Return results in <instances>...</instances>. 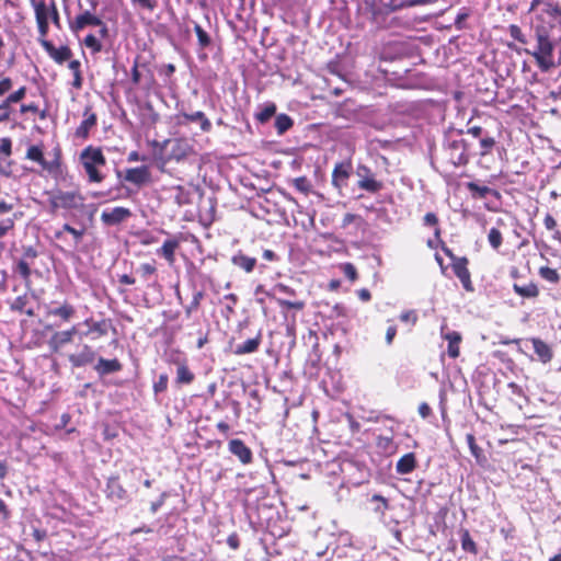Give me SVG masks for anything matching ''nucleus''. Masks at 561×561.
I'll return each instance as SVG.
<instances>
[{
  "label": "nucleus",
  "mask_w": 561,
  "mask_h": 561,
  "mask_svg": "<svg viewBox=\"0 0 561 561\" xmlns=\"http://www.w3.org/2000/svg\"><path fill=\"white\" fill-rule=\"evenodd\" d=\"M356 220L362 221V218L355 214H351V213L345 214L342 219V228H346L347 226H350L351 224H353Z\"/></svg>",
  "instance_id": "338daca9"
},
{
  "label": "nucleus",
  "mask_w": 561,
  "mask_h": 561,
  "mask_svg": "<svg viewBox=\"0 0 561 561\" xmlns=\"http://www.w3.org/2000/svg\"><path fill=\"white\" fill-rule=\"evenodd\" d=\"M204 298L203 290H195L193 294L192 301L185 308L186 317L190 318L193 311H196L199 308L201 301Z\"/></svg>",
  "instance_id": "37998d69"
},
{
  "label": "nucleus",
  "mask_w": 561,
  "mask_h": 561,
  "mask_svg": "<svg viewBox=\"0 0 561 561\" xmlns=\"http://www.w3.org/2000/svg\"><path fill=\"white\" fill-rule=\"evenodd\" d=\"M77 198L82 202L83 197L76 192H62L58 191L50 199V205L54 209L65 208L72 209L78 207Z\"/></svg>",
  "instance_id": "1a4fd4ad"
},
{
  "label": "nucleus",
  "mask_w": 561,
  "mask_h": 561,
  "mask_svg": "<svg viewBox=\"0 0 561 561\" xmlns=\"http://www.w3.org/2000/svg\"><path fill=\"white\" fill-rule=\"evenodd\" d=\"M76 332V327H72L70 330L55 332L48 341L51 351L57 352L60 347L70 343Z\"/></svg>",
  "instance_id": "a211bd4d"
},
{
  "label": "nucleus",
  "mask_w": 561,
  "mask_h": 561,
  "mask_svg": "<svg viewBox=\"0 0 561 561\" xmlns=\"http://www.w3.org/2000/svg\"><path fill=\"white\" fill-rule=\"evenodd\" d=\"M35 9L36 23L41 35H46L48 32V23L51 19V5L48 7L44 1L35 0L32 3Z\"/></svg>",
  "instance_id": "9d476101"
},
{
  "label": "nucleus",
  "mask_w": 561,
  "mask_h": 561,
  "mask_svg": "<svg viewBox=\"0 0 561 561\" xmlns=\"http://www.w3.org/2000/svg\"><path fill=\"white\" fill-rule=\"evenodd\" d=\"M276 302L282 308V310L285 309H295V310H302L305 308V302L300 300L291 301L283 298H276Z\"/></svg>",
  "instance_id": "c03bdc74"
},
{
  "label": "nucleus",
  "mask_w": 561,
  "mask_h": 561,
  "mask_svg": "<svg viewBox=\"0 0 561 561\" xmlns=\"http://www.w3.org/2000/svg\"><path fill=\"white\" fill-rule=\"evenodd\" d=\"M342 271H343L344 275L351 282H354L357 279V271H356V267L352 263H344L342 265Z\"/></svg>",
  "instance_id": "4d7b16f0"
},
{
  "label": "nucleus",
  "mask_w": 561,
  "mask_h": 561,
  "mask_svg": "<svg viewBox=\"0 0 561 561\" xmlns=\"http://www.w3.org/2000/svg\"><path fill=\"white\" fill-rule=\"evenodd\" d=\"M105 493L113 502H122L128 497L127 491L121 484L118 477L108 478Z\"/></svg>",
  "instance_id": "2eb2a0df"
},
{
  "label": "nucleus",
  "mask_w": 561,
  "mask_h": 561,
  "mask_svg": "<svg viewBox=\"0 0 561 561\" xmlns=\"http://www.w3.org/2000/svg\"><path fill=\"white\" fill-rule=\"evenodd\" d=\"M172 142V149L170 152V159L181 161L186 158L191 151V147L185 140L175 139Z\"/></svg>",
  "instance_id": "b1692460"
},
{
  "label": "nucleus",
  "mask_w": 561,
  "mask_h": 561,
  "mask_svg": "<svg viewBox=\"0 0 561 561\" xmlns=\"http://www.w3.org/2000/svg\"><path fill=\"white\" fill-rule=\"evenodd\" d=\"M262 343V336L261 333H259L255 337L249 339L242 344H238L234 348L233 353L236 355H244V354H251L259 350L260 345Z\"/></svg>",
  "instance_id": "393cba45"
},
{
  "label": "nucleus",
  "mask_w": 561,
  "mask_h": 561,
  "mask_svg": "<svg viewBox=\"0 0 561 561\" xmlns=\"http://www.w3.org/2000/svg\"><path fill=\"white\" fill-rule=\"evenodd\" d=\"M131 215L130 209L117 206L112 209L103 210L101 214V221L105 226H117L130 218Z\"/></svg>",
  "instance_id": "6e6552de"
},
{
  "label": "nucleus",
  "mask_w": 561,
  "mask_h": 561,
  "mask_svg": "<svg viewBox=\"0 0 561 561\" xmlns=\"http://www.w3.org/2000/svg\"><path fill=\"white\" fill-rule=\"evenodd\" d=\"M466 186L468 191L471 193L472 197L474 198H484L489 194L499 195V193L495 190H492L489 186L479 185L476 182H468Z\"/></svg>",
  "instance_id": "2f4dec72"
},
{
  "label": "nucleus",
  "mask_w": 561,
  "mask_h": 561,
  "mask_svg": "<svg viewBox=\"0 0 561 561\" xmlns=\"http://www.w3.org/2000/svg\"><path fill=\"white\" fill-rule=\"evenodd\" d=\"M353 174V165L351 161L337 162L332 171V185L343 195V190L347 186L348 180Z\"/></svg>",
  "instance_id": "0eeeda50"
},
{
  "label": "nucleus",
  "mask_w": 561,
  "mask_h": 561,
  "mask_svg": "<svg viewBox=\"0 0 561 561\" xmlns=\"http://www.w3.org/2000/svg\"><path fill=\"white\" fill-rule=\"evenodd\" d=\"M460 541H461V548L466 552H470V553H474V554L477 553V545L472 540V538L467 529L461 530Z\"/></svg>",
  "instance_id": "79ce46f5"
},
{
  "label": "nucleus",
  "mask_w": 561,
  "mask_h": 561,
  "mask_svg": "<svg viewBox=\"0 0 561 561\" xmlns=\"http://www.w3.org/2000/svg\"><path fill=\"white\" fill-rule=\"evenodd\" d=\"M181 116L186 122H199L201 129L205 133L210 131L211 123L202 111H197L193 114L182 113Z\"/></svg>",
  "instance_id": "7c9ffc66"
},
{
  "label": "nucleus",
  "mask_w": 561,
  "mask_h": 561,
  "mask_svg": "<svg viewBox=\"0 0 561 561\" xmlns=\"http://www.w3.org/2000/svg\"><path fill=\"white\" fill-rule=\"evenodd\" d=\"M531 343L536 355L543 364L551 362L553 358V352L546 342L538 337H533Z\"/></svg>",
  "instance_id": "4be33fe9"
},
{
  "label": "nucleus",
  "mask_w": 561,
  "mask_h": 561,
  "mask_svg": "<svg viewBox=\"0 0 561 561\" xmlns=\"http://www.w3.org/2000/svg\"><path fill=\"white\" fill-rule=\"evenodd\" d=\"M26 94V88L21 87L15 92L11 93L5 98V100L0 103V110H2V113H0V124L9 121L10 118V105L13 103H18L21 100L25 98Z\"/></svg>",
  "instance_id": "dca6fc26"
},
{
  "label": "nucleus",
  "mask_w": 561,
  "mask_h": 561,
  "mask_svg": "<svg viewBox=\"0 0 561 561\" xmlns=\"http://www.w3.org/2000/svg\"><path fill=\"white\" fill-rule=\"evenodd\" d=\"M15 221L14 218H5L0 220V238H3L14 228Z\"/></svg>",
  "instance_id": "864d4df0"
},
{
  "label": "nucleus",
  "mask_w": 561,
  "mask_h": 561,
  "mask_svg": "<svg viewBox=\"0 0 561 561\" xmlns=\"http://www.w3.org/2000/svg\"><path fill=\"white\" fill-rule=\"evenodd\" d=\"M370 501L377 503V506L374 508L376 513L383 514L389 508L388 500L382 495L374 494Z\"/></svg>",
  "instance_id": "de8ad7c7"
},
{
  "label": "nucleus",
  "mask_w": 561,
  "mask_h": 561,
  "mask_svg": "<svg viewBox=\"0 0 561 561\" xmlns=\"http://www.w3.org/2000/svg\"><path fill=\"white\" fill-rule=\"evenodd\" d=\"M231 262L234 266L243 270L247 273H250L255 267L256 259L248 256L242 252H238L231 257Z\"/></svg>",
  "instance_id": "bb28decb"
},
{
  "label": "nucleus",
  "mask_w": 561,
  "mask_h": 561,
  "mask_svg": "<svg viewBox=\"0 0 561 561\" xmlns=\"http://www.w3.org/2000/svg\"><path fill=\"white\" fill-rule=\"evenodd\" d=\"M75 307L68 302L48 310L49 316L59 317L65 322H68L75 316Z\"/></svg>",
  "instance_id": "c756f323"
},
{
  "label": "nucleus",
  "mask_w": 561,
  "mask_h": 561,
  "mask_svg": "<svg viewBox=\"0 0 561 561\" xmlns=\"http://www.w3.org/2000/svg\"><path fill=\"white\" fill-rule=\"evenodd\" d=\"M440 335L448 342L447 354L450 358H457L460 354L459 345L462 341V336L457 331H450L446 324L440 327Z\"/></svg>",
  "instance_id": "9b49d317"
},
{
  "label": "nucleus",
  "mask_w": 561,
  "mask_h": 561,
  "mask_svg": "<svg viewBox=\"0 0 561 561\" xmlns=\"http://www.w3.org/2000/svg\"><path fill=\"white\" fill-rule=\"evenodd\" d=\"M170 493L164 491L160 494L157 501H153L150 505V512L156 514L164 504L165 500L169 497Z\"/></svg>",
  "instance_id": "5fc2aeb1"
},
{
  "label": "nucleus",
  "mask_w": 561,
  "mask_h": 561,
  "mask_svg": "<svg viewBox=\"0 0 561 561\" xmlns=\"http://www.w3.org/2000/svg\"><path fill=\"white\" fill-rule=\"evenodd\" d=\"M416 467V458L414 453L403 455L396 465V471L399 474H409Z\"/></svg>",
  "instance_id": "5701e85b"
},
{
  "label": "nucleus",
  "mask_w": 561,
  "mask_h": 561,
  "mask_svg": "<svg viewBox=\"0 0 561 561\" xmlns=\"http://www.w3.org/2000/svg\"><path fill=\"white\" fill-rule=\"evenodd\" d=\"M495 146V139L491 136H484L477 141L476 156L484 157L491 152Z\"/></svg>",
  "instance_id": "72a5a7b5"
},
{
  "label": "nucleus",
  "mask_w": 561,
  "mask_h": 561,
  "mask_svg": "<svg viewBox=\"0 0 561 561\" xmlns=\"http://www.w3.org/2000/svg\"><path fill=\"white\" fill-rule=\"evenodd\" d=\"M273 290L277 291V293L285 294V295H288V296H295L296 295L295 289H293L291 287H289V286H287V285H285L283 283L276 284L273 287Z\"/></svg>",
  "instance_id": "0e129e2a"
},
{
  "label": "nucleus",
  "mask_w": 561,
  "mask_h": 561,
  "mask_svg": "<svg viewBox=\"0 0 561 561\" xmlns=\"http://www.w3.org/2000/svg\"><path fill=\"white\" fill-rule=\"evenodd\" d=\"M156 271V266L150 263H144L138 268V272L144 278H148L149 276L153 275Z\"/></svg>",
  "instance_id": "13d9d810"
},
{
  "label": "nucleus",
  "mask_w": 561,
  "mask_h": 561,
  "mask_svg": "<svg viewBox=\"0 0 561 561\" xmlns=\"http://www.w3.org/2000/svg\"><path fill=\"white\" fill-rule=\"evenodd\" d=\"M83 44L91 48L93 53H99L102 49V44L99 37H84Z\"/></svg>",
  "instance_id": "6e6d98bb"
},
{
  "label": "nucleus",
  "mask_w": 561,
  "mask_h": 561,
  "mask_svg": "<svg viewBox=\"0 0 561 561\" xmlns=\"http://www.w3.org/2000/svg\"><path fill=\"white\" fill-rule=\"evenodd\" d=\"M38 38L45 50L56 62L62 64L71 58L72 53L68 46H60L59 48H56L50 41L46 39V37Z\"/></svg>",
  "instance_id": "ddd939ff"
},
{
  "label": "nucleus",
  "mask_w": 561,
  "mask_h": 561,
  "mask_svg": "<svg viewBox=\"0 0 561 561\" xmlns=\"http://www.w3.org/2000/svg\"><path fill=\"white\" fill-rule=\"evenodd\" d=\"M95 371L99 376L103 377L113 373H117L122 369V364L118 359H106L100 357L98 364L94 366Z\"/></svg>",
  "instance_id": "aec40b11"
},
{
  "label": "nucleus",
  "mask_w": 561,
  "mask_h": 561,
  "mask_svg": "<svg viewBox=\"0 0 561 561\" xmlns=\"http://www.w3.org/2000/svg\"><path fill=\"white\" fill-rule=\"evenodd\" d=\"M96 125V115L94 113H90L77 127L76 137L85 139L88 138L90 130L92 127Z\"/></svg>",
  "instance_id": "c85d7f7f"
},
{
  "label": "nucleus",
  "mask_w": 561,
  "mask_h": 561,
  "mask_svg": "<svg viewBox=\"0 0 561 561\" xmlns=\"http://www.w3.org/2000/svg\"><path fill=\"white\" fill-rule=\"evenodd\" d=\"M26 304H27L26 296H19V297L15 298V300L11 305V309L15 310V311L23 312L24 309H25Z\"/></svg>",
  "instance_id": "680f3d73"
},
{
  "label": "nucleus",
  "mask_w": 561,
  "mask_h": 561,
  "mask_svg": "<svg viewBox=\"0 0 561 561\" xmlns=\"http://www.w3.org/2000/svg\"><path fill=\"white\" fill-rule=\"evenodd\" d=\"M15 270L25 282L30 280L32 272L28 262H26L25 260H20L16 264Z\"/></svg>",
  "instance_id": "09e8293b"
},
{
  "label": "nucleus",
  "mask_w": 561,
  "mask_h": 561,
  "mask_svg": "<svg viewBox=\"0 0 561 561\" xmlns=\"http://www.w3.org/2000/svg\"><path fill=\"white\" fill-rule=\"evenodd\" d=\"M0 153L10 157L12 153V140L9 137H4L0 142Z\"/></svg>",
  "instance_id": "052dcab7"
},
{
  "label": "nucleus",
  "mask_w": 561,
  "mask_h": 561,
  "mask_svg": "<svg viewBox=\"0 0 561 561\" xmlns=\"http://www.w3.org/2000/svg\"><path fill=\"white\" fill-rule=\"evenodd\" d=\"M13 87V82L10 78H4L0 81V96L9 92Z\"/></svg>",
  "instance_id": "774afa93"
},
{
  "label": "nucleus",
  "mask_w": 561,
  "mask_h": 561,
  "mask_svg": "<svg viewBox=\"0 0 561 561\" xmlns=\"http://www.w3.org/2000/svg\"><path fill=\"white\" fill-rule=\"evenodd\" d=\"M95 352L89 345H83L77 354L69 355L68 359L72 367L79 368L91 364L95 359Z\"/></svg>",
  "instance_id": "f3484780"
},
{
  "label": "nucleus",
  "mask_w": 561,
  "mask_h": 561,
  "mask_svg": "<svg viewBox=\"0 0 561 561\" xmlns=\"http://www.w3.org/2000/svg\"><path fill=\"white\" fill-rule=\"evenodd\" d=\"M533 56L536 58L541 70L547 71L554 66L553 48L554 44L550 37H536Z\"/></svg>",
  "instance_id": "7ed1b4c3"
},
{
  "label": "nucleus",
  "mask_w": 561,
  "mask_h": 561,
  "mask_svg": "<svg viewBox=\"0 0 561 561\" xmlns=\"http://www.w3.org/2000/svg\"><path fill=\"white\" fill-rule=\"evenodd\" d=\"M513 290L518 296L528 299L536 298L539 295L538 286L534 282H530L529 284L526 285L514 283Z\"/></svg>",
  "instance_id": "cd10ccee"
},
{
  "label": "nucleus",
  "mask_w": 561,
  "mask_h": 561,
  "mask_svg": "<svg viewBox=\"0 0 561 561\" xmlns=\"http://www.w3.org/2000/svg\"><path fill=\"white\" fill-rule=\"evenodd\" d=\"M83 324L88 327L85 332L81 334L84 336H91L92 339H99L107 334L112 323L110 319H102L101 321H93L92 318L85 319Z\"/></svg>",
  "instance_id": "f8f14e48"
},
{
  "label": "nucleus",
  "mask_w": 561,
  "mask_h": 561,
  "mask_svg": "<svg viewBox=\"0 0 561 561\" xmlns=\"http://www.w3.org/2000/svg\"><path fill=\"white\" fill-rule=\"evenodd\" d=\"M133 4L152 11L157 7V0H131Z\"/></svg>",
  "instance_id": "e2e57ef3"
},
{
  "label": "nucleus",
  "mask_w": 561,
  "mask_h": 561,
  "mask_svg": "<svg viewBox=\"0 0 561 561\" xmlns=\"http://www.w3.org/2000/svg\"><path fill=\"white\" fill-rule=\"evenodd\" d=\"M37 256H38V252L34 247H32V245L23 247V255H22L21 260H25L26 262H28V261L36 259Z\"/></svg>",
  "instance_id": "bf43d9fd"
},
{
  "label": "nucleus",
  "mask_w": 561,
  "mask_h": 561,
  "mask_svg": "<svg viewBox=\"0 0 561 561\" xmlns=\"http://www.w3.org/2000/svg\"><path fill=\"white\" fill-rule=\"evenodd\" d=\"M179 247V242L176 240H165L162 247L159 250V253L168 261L172 262L174 260L175 249Z\"/></svg>",
  "instance_id": "e433bc0d"
},
{
  "label": "nucleus",
  "mask_w": 561,
  "mask_h": 561,
  "mask_svg": "<svg viewBox=\"0 0 561 561\" xmlns=\"http://www.w3.org/2000/svg\"><path fill=\"white\" fill-rule=\"evenodd\" d=\"M116 176L119 180L124 179V181L134 184L137 188L151 182V173L147 165L126 169L124 175L121 170H116Z\"/></svg>",
  "instance_id": "39448f33"
},
{
  "label": "nucleus",
  "mask_w": 561,
  "mask_h": 561,
  "mask_svg": "<svg viewBox=\"0 0 561 561\" xmlns=\"http://www.w3.org/2000/svg\"><path fill=\"white\" fill-rule=\"evenodd\" d=\"M276 113V105L274 103H268L264 107H262L256 114L255 118L264 124L271 119Z\"/></svg>",
  "instance_id": "58836bf2"
},
{
  "label": "nucleus",
  "mask_w": 561,
  "mask_h": 561,
  "mask_svg": "<svg viewBox=\"0 0 561 561\" xmlns=\"http://www.w3.org/2000/svg\"><path fill=\"white\" fill-rule=\"evenodd\" d=\"M294 125V121L287 114H279L275 118V128L279 135L285 134Z\"/></svg>",
  "instance_id": "c9c22d12"
},
{
  "label": "nucleus",
  "mask_w": 561,
  "mask_h": 561,
  "mask_svg": "<svg viewBox=\"0 0 561 561\" xmlns=\"http://www.w3.org/2000/svg\"><path fill=\"white\" fill-rule=\"evenodd\" d=\"M169 377L167 374H161L157 381L153 383V392L154 394H159L164 392L168 388Z\"/></svg>",
  "instance_id": "8fccbe9b"
},
{
  "label": "nucleus",
  "mask_w": 561,
  "mask_h": 561,
  "mask_svg": "<svg viewBox=\"0 0 561 561\" xmlns=\"http://www.w3.org/2000/svg\"><path fill=\"white\" fill-rule=\"evenodd\" d=\"M62 231L71 233L76 238V241H80L82 236H83V231L82 230H77L76 228H73L69 224H65L62 226Z\"/></svg>",
  "instance_id": "69168bd1"
},
{
  "label": "nucleus",
  "mask_w": 561,
  "mask_h": 561,
  "mask_svg": "<svg viewBox=\"0 0 561 561\" xmlns=\"http://www.w3.org/2000/svg\"><path fill=\"white\" fill-rule=\"evenodd\" d=\"M25 158L37 162L47 172L53 171L57 167V163H47L42 147L37 145H32L27 148Z\"/></svg>",
  "instance_id": "6ab92c4d"
},
{
  "label": "nucleus",
  "mask_w": 561,
  "mask_h": 561,
  "mask_svg": "<svg viewBox=\"0 0 561 561\" xmlns=\"http://www.w3.org/2000/svg\"><path fill=\"white\" fill-rule=\"evenodd\" d=\"M194 378H195V376L190 370L187 365L181 364L178 366V369H176V382L178 383L190 385L191 382H193Z\"/></svg>",
  "instance_id": "f704fd0d"
},
{
  "label": "nucleus",
  "mask_w": 561,
  "mask_h": 561,
  "mask_svg": "<svg viewBox=\"0 0 561 561\" xmlns=\"http://www.w3.org/2000/svg\"><path fill=\"white\" fill-rule=\"evenodd\" d=\"M54 159L50 161H47V163H57L56 168L53 171H48V173L56 180L62 176L64 169L61 164V150L60 148H55L54 151Z\"/></svg>",
  "instance_id": "4c0bfd02"
},
{
  "label": "nucleus",
  "mask_w": 561,
  "mask_h": 561,
  "mask_svg": "<svg viewBox=\"0 0 561 561\" xmlns=\"http://www.w3.org/2000/svg\"><path fill=\"white\" fill-rule=\"evenodd\" d=\"M488 240H489L490 245L494 250H497L502 245V242H503L501 231L496 228L490 229L489 234H488Z\"/></svg>",
  "instance_id": "a18cd8bd"
},
{
  "label": "nucleus",
  "mask_w": 561,
  "mask_h": 561,
  "mask_svg": "<svg viewBox=\"0 0 561 561\" xmlns=\"http://www.w3.org/2000/svg\"><path fill=\"white\" fill-rule=\"evenodd\" d=\"M197 56L201 61H206L208 58V50L213 51L219 46L213 41V37H197Z\"/></svg>",
  "instance_id": "a878e982"
},
{
  "label": "nucleus",
  "mask_w": 561,
  "mask_h": 561,
  "mask_svg": "<svg viewBox=\"0 0 561 561\" xmlns=\"http://www.w3.org/2000/svg\"><path fill=\"white\" fill-rule=\"evenodd\" d=\"M442 154L446 164L465 167L476 156L474 141L466 137L462 129H451L444 136Z\"/></svg>",
  "instance_id": "f257e3e1"
},
{
  "label": "nucleus",
  "mask_w": 561,
  "mask_h": 561,
  "mask_svg": "<svg viewBox=\"0 0 561 561\" xmlns=\"http://www.w3.org/2000/svg\"><path fill=\"white\" fill-rule=\"evenodd\" d=\"M229 451L236 456L243 465L252 461L253 455L251 449L239 438H233L228 444Z\"/></svg>",
  "instance_id": "4468645a"
},
{
  "label": "nucleus",
  "mask_w": 561,
  "mask_h": 561,
  "mask_svg": "<svg viewBox=\"0 0 561 561\" xmlns=\"http://www.w3.org/2000/svg\"><path fill=\"white\" fill-rule=\"evenodd\" d=\"M465 136L470 138L472 141H474V149L477 148V141L481 139L483 136V128L480 126H474L471 128H468L467 131H465Z\"/></svg>",
  "instance_id": "3c124183"
},
{
  "label": "nucleus",
  "mask_w": 561,
  "mask_h": 561,
  "mask_svg": "<svg viewBox=\"0 0 561 561\" xmlns=\"http://www.w3.org/2000/svg\"><path fill=\"white\" fill-rule=\"evenodd\" d=\"M424 226L434 227V234L436 238L440 236V228L438 227V217L434 213H427L423 218Z\"/></svg>",
  "instance_id": "49530a36"
},
{
  "label": "nucleus",
  "mask_w": 561,
  "mask_h": 561,
  "mask_svg": "<svg viewBox=\"0 0 561 561\" xmlns=\"http://www.w3.org/2000/svg\"><path fill=\"white\" fill-rule=\"evenodd\" d=\"M70 30L75 33L81 32L87 27H96L100 26V35H107V27L105 23L95 14L85 10L79 14H77L69 22Z\"/></svg>",
  "instance_id": "20e7f679"
},
{
  "label": "nucleus",
  "mask_w": 561,
  "mask_h": 561,
  "mask_svg": "<svg viewBox=\"0 0 561 561\" xmlns=\"http://www.w3.org/2000/svg\"><path fill=\"white\" fill-rule=\"evenodd\" d=\"M356 175L358 178L357 186L368 193L375 194L382 188V183L377 181L373 171L365 164H359L356 168Z\"/></svg>",
  "instance_id": "423d86ee"
},
{
  "label": "nucleus",
  "mask_w": 561,
  "mask_h": 561,
  "mask_svg": "<svg viewBox=\"0 0 561 561\" xmlns=\"http://www.w3.org/2000/svg\"><path fill=\"white\" fill-rule=\"evenodd\" d=\"M294 186L301 193H308L311 190L309 180L306 176H299L294 180Z\"/></svg>",
  "instance_id": "603ef678"
},
{
  "label": "nucleus",
  "mask_w": 561,
  "mask_h": 561,
  "mask_svg": "<svg viewBox=\"0 0 561 561\" xmlns=\"http://www.w3.org/2000/svg\"><path fill=\"white\" fill-rule=\"evenodd\" d=\"M380 7L389 11H397L404 7L421 5L431 2V0H379Z\"/></svg>",
  "instance_id": "412c9836"
},
{
  "label": "nucleus",
  "mask_w": 561,
  "mask_h": 561,
  "mask_svg": "<svg viewBox=\"0 0 561 561\" xmlns=\"http://www.w3.org/2000/svg\"><path fill=\"white\" fill-rule=\"evenodd\" d=\"M466 440H467L468 447L470 449V453L476 458L477 462L479 465H483L484 462H486V457L484 456L482 448H480L477 445L474 435L471 433H468L466 435Z\"/></svg>",
  "instance_id": "473e14b6"
},
{
  "label": "nucleus",
  "mask_w": 561,
  "mask_h": 561,
  "mask_svg": "<svg viewBox=\"0 0 561 561\" xmlns=\"http://www.w3.org/2000/svg\"><path fill=\"white\" fill-rule=\"evenodd\" d=\"M79 160L90 182L100 183L104 180V174L99 170L106 164V159L101 148L88 146L81 151Z\"/></svg>",
  "instance_id": "f03ea898"
},
{
  "label": "nucleus",
  "mask_w": 561,
  "mask_h": 561,
  "mask_svg": "<svg viewBox=\"0 0 561 561\" xmlns=\"http://www.w3.org/2000/svg\"><path fill=\"white\" fill-rule=\"evenodd\" d=\"M468 263L469 261L466 256H461L457 261L455 260V263H451L453 271L458 278H462L469 273Z\"/></svg>",
  "instance_id": "a19ab883"
},
{
  "label": "nucleus",
  "mask_w": 561,
  "mask_h": 561,
  "mask_svg": "<svg viewBox=\"0 0 561 561\" xmlns=\"http://www.w3.org/2000/svg\"><path fill=\"white\" fill-rule=\"evenodd\" d=\"M538 274L542 279L551 284H558L560 282V275L554 268L541 266L538 271Z\"/></svg>",
  "instance_id": "ea45409f"
}]
</instances>
